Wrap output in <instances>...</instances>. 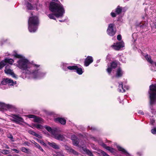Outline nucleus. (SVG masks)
<instances>
[{
	"label": "nucleus",
	"mask_w": 156,
	"mask_h": 156,
	"mask_svg": "<svg viewBox=\"0 0 156 156\" xmlns=\"http://www.w3.org/2000/svg\"><path fill=\"white\" fill-rule=\"evenodd\" d=\"M129 88V87L128 86H125L123 87L122 83H121L119 84L118 90L119 92H124L126 91V90H128Z\"/></svg>",
	"instance_id": "nucleus-16"
},
{
	"label": "nucleus",
	"mask_w": 156,
	"mask_h": 156,
	"mask_svg": "<svg viewBox=\"0 0 156 156\" xmlns=\"http://www.w3.org/2000/svg\"><path fill=\"white\" fill-rule=\"evenodd\" d=\"M1 153L3 154H9L10 151L7 150H3L2 151Z\"/></svg>",
	"instance_id": "nucleus-34"
},
{
	"label": "nucleus",
	"mask_w": 156,
	"mask_h": 156,
	"mask_svg": "<svg viewBox=\"0 0 156 156\" xmlns=\"http://www.w3.org/2000/svg\"><path fill=\"white\" fill-rule=\"evenodd\" d=\"M26 6L27 8L29 9H33L34 8L31 5V4L29 3H27Z\"/></svg>",
	"instance_id": "nucleus-31"
},
{
	"label": "nucleus",
	"mask_w": 156,
	"mask_h": 156,
	"mask_svg": "<svg viewBox=\"0 0 156 156\" xmlns=\"http://www.w3.org/2000/svg\"><path fill=\"white\" fill-rule=\"evenodd\" d=\"M155 28H156V25H155Z\"/></svg>",
	"instance_id": "nucleus-54"
},
{
	"label": "nucleus",
	"mask_w": 156,
	"mask_h": 156,
	"mask_svg": "<svg viewBox=\"0 0 156 156\" xmlns=\"http://www.w3.org/2000/svg\"><path fill=\"white\" fill-rule=\"evenodd\" d=\"M71 139L73 140V144L74 145L81 147L84 152L89 156H93L91 152L86 148L84 145V143L83 142L82 144L78 137H71Z\"/></svg>",
	"instance_id": "nucleus-5"
},
{
	"label": "nucleus",
	"mask_w": 156,
	"mask_h": 156,
	"mask_svg": "<svg viewBox=\"0 0 156 156\" xmlns=\"http://www.w3.org/2000/svg\"><path fill=\"white\" fill-rule=\"evenodd\" d=\"M145 57L147 61L150 63L152 64L153 63V62L151 60L150 56L147 54L145 56Z\"/></svg>",
	"instance_id": "nucleus-25"
},
{
	"label": "nucleus",
	"mask_w": 156,
	"mask_h": 156,
	"mask_svg": "<svg viewBox=\"0 0 156 156\" xmlns=\"http://www.w3.org/2000/svg\"><path fill=\"white\" fill-rule=\"evenodd\" d=\"M123 72L120 68H118L116 72V77H119L121 76Z\"/></svg>",
	"instance_id": "nucleus-20"
},
{
	"label": "nucleus",
	"mask_w": 156,
	"mask_h": 156,
	"mask_svg": "<svg viewBox=\"0 0 156 156\" xmlns=\"http://www.w3.org/2000/svg\"><path fill=\"white\" fill-rule=\"evenodd\" d=\"M100 152L101 153V154L103 155V156H109L104 151H101Z\"/></svg>",
	"instance_id": "nucleus-38"
},
{
	"label": "nucleus",
	"mask_w": 156,
	"mask_h": 156,
	"mask_svg": "<svg viewBox=\"0 0 156 156\" xmlns=\"http://www.w3.org/2000/svg\"><path fill=\"white\" fill-rule=\"evenodd\" d=\"M154 64V66L156 67V62H153Z\"/></svg>",
	"instance_id": "nucleus-48"
},
{
	"label": "nucleus",
	"mask_w": 156,
	"mask_h": 156,
	"mask_svg": "<svg viewBox=\"0 0 156 156\" xmlns=\"http://www.w3.org/2000/svg\"><path fill=\"white\" fill-rule=\"evenodd\" d=\"M12 119L11 118V119L12 121H14L17 123H18L20 122H23V119L19 115H12Z\"/></svg>",
	"instance_id": "nucleus-10"
},
{
	"label": "nucleus",
	"mask_w": 156,
	"mask_h": 156,
	"mask_svg": "<svg viewBox=\"0 0 156 156\" xmlns=\"http://www.w3.org/2000/svg\"><path fill=\"white\" fill-rule=\"evenodd\" d=\"M59 21L60 22H64V20H59Z\"/></svg>",
	"instance_id": "nucleus-50"
},
{
	"label": "nucleus",
	"mask_w": 156,
	"mask_h": 156,
	"mask_svg": "<svg viewBox=\"0 0 156 156\" xmlns=\"http://www.w3.org/2000/svg\"><path fill=\"white\" fill-rule=\"evenodd\" d=\"M48 144L50 146L55 149H58L59 148V146L54 143H51L49 142Z\"/></svg>",
	"instance_id": "nucleus-22"
},
{
	"label": "nucleus",
	"mask_w": 156,
	"mask_h": 156,
	"mask_svg": "<svg viewBox=\"0 0 156 156\" xmlns=\"http://www.w3.org/2000/svg\"><path fill=\"white\" fill-rule=\"evenodd\" d=\"M8 84L10 86H13L16 84V81H13L10 79L8 78Z\"/></svg>",
	"instance_id": "nucleus-24"
},
{
	"label": "nucleus",
	"mask_w": 156,
	"mask_h": 156,
	"mask_svg": "<svg viewBox=\"0 0 156 156\" xmlns=\"http://www.w3.org/2000/svg\"><path fill=\"white\" fill-rule=\"evenodd\" d=\"M88 127L89 129L91 130L92 131H93L96 130V128L95 127L92 126H89Z\"/></svg>",
	"instance_id": "nucleus-36"
},
{
	"label": "nucleus",
	"mask_w": 156,
	"mask_h": 156,
	"mask_svg": "<svg viewBox=\"0 0 156 156\" xmlns=\"http://www.w3.org/2000/svg\"><path fill=\"white\" fill-rule=\"evenodd\" d=\"M27 116L29 118H33L34 119V121L35 122L41 123L43 122V120L42 119L37 117L35 115H27Z\"/></svg>",
	"instance_id": "nucleus-15"
},
{
	"label": "nucleus",
	"mask_w": 156,
	"mask_h": 156,
	"mask_svg": "<svg viewBox=\"0 0 156 156\" xmlns=\"http://www.w3.org/2000/svg\"><path fill=\"white\" fill-rule=\"evenodd\" d=\"M44 127L50 133H51L53 135H54V134L55 133V129H52L49 126H46Z\"/></svg>",
	"instance_id": "nucleus-21"
},
{
	"label": "nucleus",
	"mask_w": 156,
	"mask_h": 156,
	"mask_svg": "<svg viewBox=\"0 0 156 156\" xmlns=\"http://www.w3.org/2000/svg\"><path fill=\"white\" fill-rule=\"evenodd\" d=\"M12 150L13 151H15L17 153H18L19 152V150H17L16 149H14V148L12 149Z\"/></svg>",
	"instance_id": "nucleus-42"
},
{
	"label": "nucleus",
	"mask_w": 156,
	"mask_h": 156,
	"mask_svg": "<svg viewBox=\"0 0 156 156\" xmlns=\"http://www.w3.org/2000/svg\"><path fill=\"white\" fill-rule=\"evenodd\" d=\"M72 153L75 155H77L79 153L74 150Z\"/></svg>",
	"instance_id": "nucleus-40"
},
{
	"label": "nucleus",
	"mask_w": 156,
	"mask_h": 156,
	"mask_svg": "<svg viewBox=\"0 0 156 156\" xmlns=\"http://www.w3.org/2000/svg\"><path fill=\"white\" fill-rule=\"evenodd\" d=\"M138 112L139 114H142V115H143L144 114V113L143 112V111L141 110H139L138 111Z\"/></svg>",
	"instance_id": "nucleus-45"
},
{
	"label": "nucleus",
	"mask_w": 156,
	"mask_h": 156,
	"mask_svg": "<svg viewBox=\"0 0 156 156\" xmlns=\"http://www.w3.org/2000/svg\"><path fill=\"white\" fill-rule=\"evenodd\" d=\"M151 122L153 124L154 122V120H151Z\"/></svg>",
	"instance_id": "nucleus-47"
},
{
	"label": "nucleus",
	"mask_w": 156,
	"mask_h": 156,
	"mask_svg": "<svg viewBox=\"0 0 156 156\" xmlns=\"http://www.w3.org/2000/svg\"><path fill=\"white\" fill-rule=\"evenodd\" d=\"M12 106L9 104H6L5 103L0 102V109L1 110L4 111L12 108Z\"/></svg>",
	"instance_id": "nucleus-9"
},
{
	"label": "nucleus",
	"mask_w": 156,
	"mask_h": 156,
	"mask_svg": "<svg viewBox=\"0 0 156 156\" xmlns=\"http://www.w3.org/2000/svg\"><path fill=\"white\" fill-rule=\"evenodd\" d=\"M126 11V9L125 8H122V7L118 6L115 9V12L116 13L112 12L111 14L112 17H115L116 16V14H119L122 12H125Z\"/></svg>",
	"instance_id": "nucleus-7"
},
{
	"label": "nucleus",
	"mask_w": 156,
	"mask_h": 156,
	"mask_svg": "<svg viewBox=\"0 0 156 156\" xmlns=\"http://www.w3.org/2000/svg\"><path fill=\"white\" fill-rule=\"evenodd\" d=\"M117 66V64L115 62H112L110 65H108L107 71L108 73L109 74L111 73L112 69L115 68Z\"/></svg>",
	"instance_id": "nucleus-11"
},
{
	"label": "nucleus",
	"mask_w": 156,
	"mask_h": 156,
	"mask_svg": "<svg viewBox=\"0 0 156 156\" xmlns=\"http://www.w3.org/2000/svg\"><path fill=\"white\" fill-rule=\"evenodd\" d=\"M67 68L70 70H76L77 73L79 75L82 74L83 72V69L77 66H68Z\"/></svg>",
	"instance_id": "nucleus-8"
},
{
	"label": "nucleus",
	"mask_w": 156,
	"mask_h": 156,
	"mask_svg": "<svg viewBox=\"0 0 156 156\" xmlns=\"http://www.w3.org/2000/svg\"><path fill=\"white\" fill-rule=\"evenodd\" d=\"M9 137L10 138V139L12 141H14V140H13V137Z\"/></svg>",
	"instance_id": "nucleus-46"
},
{
	"label": "nucleus",
	"mask_w": 156,
	"mask_h": 156,
	"mask_svg": "<svg viewBox=\"0 0 156 156\" xmlns=\"http://www.w3.org/2000/svg\"><path fill=\"white\" fill-rule=\"evenodd\" d=\"M49 9L54 14L51 13L48 15L51 19L55 20V16L57 18L62 17L65 12V10L63 5L60 3H57L53 2H51L49 6Z\"/></svg>",
	"instance_id": "nucleus-2"
},
{
	"label": "nucleus",
	"mask_w": 156,
	"mask_h": 156,
	"mask_svg": "<svg viewBox=\"0 0 156 156\" xmlns=\"http://www.w3.org/2000/svg\"><path fill=\"white\" fill-rule=\"evenodd\" d=\"M6 62L4 60L0 62V69L2 68L5 66L6 65Z\"/></svg>",
	"instance_id": "nucleus-30"
},
{
	"label": "nucleus",
	"mask_w": 156,
	"mask_h": 156,
	"mask_svg": "<svg viewBox=\"0 0 156 156\" xmlns=\"http://www.w3.org/2000/svg\"><path fill=\"white\" fill-rule=\"evenodd\" d=\"M142 18L143 19H144V17H143Z\"/></svg>",
	"instance_id": "nucleus-55"
},
{
	"label": "nucleus",
	"mask_w": 156,
	"mask_h": 156,
	"mask_svg": "<svg viewBox=\"0 0 156 156\" xmlns=\"http://www.w3.org/2000/svg\"><path fill=\"white\" fill-rule=\"evenodd\" d=\"M149 91L150 98V108L153 114L156 113V110L153 109V106L156 103V85H152L150 86Z\"/></svg>",
	"instance_id": "nucleus-3"
},
{
	"label": "nucleus",
	"mask_w": 156,
	"mask_h": 156,
	"mask_svg": "<svg viewBox=\"0 0 156 156\" xmlns=\"http://www.w3.org/2000/svg\"><path fill=\"white\" fill-rule=\"evenodd\" d=\"M39 24L38 17L36 16L30 17L28 20V29L30 32H34L37 29Z\"/></svg>",
	"instance_id": "nucleus-4"
},
{
	"label": "nucleus",
	"mask_w": 156,
	"mask_h": 156,
	"mask_svg": "<svg viewBox=\"0 0 156 156\" xmlns=\"http://www.w3.org/2000/svg\"><path fill=\"white\" fill-rule=\"evenodd\" d=\"M67 136H76L75 135H72L71 133H69Z\"/></svg>",
	"instance_id": "nucleus-44"
},
{
	"label": "nucleus",
	"mask_w": 156,
	"mask_h": 156,
	"mask_svg": "<svg viewBox=\"0 0 156 156\" xmlns=\"http://www.w3.org/2000/svg\"><path fill=\"white\" fill-rule=\"evenodd\" d=\"M40 143H41L42 144H44H44H45V143L44 142H43V141H41V142H40Z\"/></svg>",
	"instance_id": "nucleus-49"
},
{
	"label": "nucleus",
	"mask_w": 156,
	"mask_h": 156,
	"mask_svg": "<svg viewBox=\"0 0 156 156\" xmlns=\"http://www.w3.org/2000/svg\"><path fill=\"white\" fill-rule=\"evenodd\" d=\"M55 121L58 122L62 125H65L66 123V120L65 119L62 118H58L55 119Z\"/></svg>",
	"instance_id": "nucleus-19"
},
{
	"label": "nucleus",
	"mask_w": 156,
	"mask_h": 156,
	"mask_svg": "<svg viewBox=\"0 0 156 156\" xmlns=\"http://www.w3.org/2000/svg\"><path fill=\"white\" fill-rule=\"evenodd\" d=\"M63 69H64L65 70H66V69H66V68H63Z\"/></svg>",
	"instance_id": "nucleus-53"
},
{
	"label": "nucleus",
	"mask_w": 156,
	"mask_h": 156,
	"mask_svg": "<svg viewBox=\"0 0 156 156\" xmlns=\"http://www.w3.org/2000/svg\"><path fill=\"white\" fill-rule=\"evenodd\" d=\"M114 26V25L113 24H110L108 25L107 32V34L110 36H113L116 33V30L113 29Z\"/></svg>",
	"instance_id": "nucleus-6"
},
{
	"label": "nucleus",
	"mask_w": 156,
	"mask_h": 156,
	"mask_svg": "<svg viewBox=\"0 0 156 156\" xmlns=\"http://www.w3.org/2000/svg\"><path fill=\"white\" fill-rule=\"evenodd\" d=\"M1 129H0V131H1Z\"/></svg>",
	"instance_id": "nucleus-57"
},
{
	"label": "nucleus",
	"mask_w": 156,
	"mask_h": 156,
	"mask_svg": "<svg viewBox=\"0 0 156 156\" xmlns=\"http://www.w3.org/2000/svg\"><path fill=\"white\" fill-rule=\"evenodd\" d=\"M21 150L22 152L27 154H29L30 152L29 149L24 147H22Z\"/></svg>",
	"instance_id": "nucleus-27"
},
{
	"label": "nucleus",
	"mask_w": 156,
	"mask_h": 156,
	"mask_svg": "<svg viewBox=\"0 0 156 156\" xmlns=\"http://www.w3.org/2000/svg\"><path fill=\"white\" fill-rule=\"evenodd\" d=\"M55 139L59 141H65V137H54Z\"/></svg>",
	"instance_id": "nucleus-33"
},
{
	"label": "nucleus",
	"mask_w": 156,
	"mask_h": 156,
	"mask_svg": "<svg viewBox=\"0 0 156 156\" xmlns=\"http://www.w3.org/2000/svg\"><path fill=\"white\" fill-rule=\"evenodd\" d=\"M116 147L118 150L121 152V153L123 154L125 156H132L125 149L121 147L119 145H117Z\"/></svg>",
	"instance_id": "nucleus-14"
},
{
	"label": "nucleus",
	"mask_w": 156,
	"mask_h": 156,
	"mask_svg": "<svg viewBox=\"0 0 156 156\" xmlns=\"http://www.w3.org/2000/svg\"><path fill=\"white\" fill-rule=\"evenodd\" d=\"M93 58L91 56H88L85 60L84 65L87 66L93 62Z\"/></svg>",
	"instance_id": "nucleus-17"
},
{
	"label": "nucleus",
	"mask_w": 156,
	"mask_h": 156,
	"mask_svg": "<svg viewBox=\"0 0 156 156\" xmlns=\"http://www.w3.org/2000/svg\"><path fill=\"white\" fill-rule=\"evenodd\" d=\"M4 61L6 62V65L7 63H9V64L12 65L14 62L13 60L11 58H6Z\"/></svg>",
	"instance_id": "nucleus-26"
},
{
	"label": "nucleus",
	"mask_w": 156,
	"mask_h": 156,
	"mask_svg": "<svg viewBox=\"0 0 156 156\" xmlns=\"http://www.w3.org/2000/svg\"><path fill=\"white\" fill-rule=\"evenodd\" d=\"M8 78H6L4 79L2 81L1 84V86H2V85H6L8 84Z\"/></svg>",
	"instance_id": "nucleus-29"
},
{
	"label": "nucleus",
	"mask_w": 156,
	"mask_h": 156,
	"mask_svg": "<svg viewBox=\"0 0 156 156\" xmlns=\"http://www.w3.org/2000/svg\"><path fill=\"white\" fill-rule=\"evenodd\" d=\"M117 39L119 41L121 39V36L120 35H118L117 37Z\"/></svg>",
	"instance_id": "nucleus-43"
},
{
	"label": "nucleus",
	"mask_w": 156,
	"mask_h": 156,
	"mask_svg": "<svg viewBox=\"0 0 156 156\" xmlns=\"http://www.w3.org/2000/svg\"><path fill=\"white\" fill-rule=\"evenodd\" d=\"M136 154L140 156L142 155V153L141 152L139 151L137 152Z\"/></svg>",
	"instance_id": "nucleus-41"
},
{
	"label": "nucleus",
	"mask_w": 156,
	"mask_h": 156,
	"mask_svg": "<svg viewBox=\"0 0 156 156\" xmlns=\"http://www.w3.org/2000/svg\"><path fill=\"white\" fill-rule=\"evenodd\" d=\"M98 62H99V61H98Z\"/></svg>",
	"instance_id": "nucleus-56"
},
{
	"label": "nucleus",
	"mask_w": 156,
	"mask_h": 156,
	"mask_svg": "<svg viewBox=\"0 0 156 156\" xmlns=\"http://www.w3.org/2000/svg\"><path fill=\"white\" fill-rule=\"evenodd\" d=\"M4 72L7 74L10 75L12 76L13 77H16V75L14 73L13 70L10 69L8 66H7L5 67Z\"/></svg>",
	"instance_id": "nucleus-13"
},
{
	"label": "nucleus",
	"mask_w": 156,
	"mask_h": 156,
	"mask_svg": "<svg viewBox=\"0 0 156 156\" xmlns=\"http://www.w3.org/2000/svg\"><path fill=\"white\" fill-rule=\"evenodd\" d=\"M29 133L33 135L34 136H37V135L34 132L32 131H29Z\"/></svg>",
	"instance_id": "nucleus-37"
},
{
	"label": "nucleus",
	"mask_w": 156,
	"mask_h": 156,
	"mask_svg": "<svg viewBox=\"0 0 156 156\" xmlns=\"http://www.w3.org/2000/svg\"><path fill=\"white\" fill-rule=\"evenodd\" d=\"M34 126L38 129H43L44 127L41 125L39 124H34Z\"/></svg>",
	"instance_id": "nucleus-28"
},
{
	"label": "nucleus",
	"mask_w": 156,
	"mask_h": 156,
	"mask_svg": "<svg viewBox=\"0 0 156 156\" xmlns=\"http://www.w3.org/2000/svg\"><path fill=\"white\" fill-rule=\"evenodd\" d=\"M52 0L55 1V2H57L58 1V0Z\"/></svg>",
	"instance_id": "nucleus-51"
},
{
	"label": "nucleus",
	"mask_w": 156,
	"mask_h": 156,
	"mask_svg": "<svg viewBox=\"0 0 156 156\" xmlns=\"http://www.w3.org/2000/svg\"><path fill=\"white\" fill-rule=\"evenodd\" d=\"M6 148H8H8H9V147H8V146H7V147H6Z\"/></svg>",
	"instance_id": "nucleus-52"
},
{
	"label": "nucleus",
	"mask_w": 156,
	"mask_h": 156,
	"mask_svg": "<svg viewBox=\"0 0 156 156\" xmlns=\"http://www.w3.org/2000/svg\"><path fill=\"white\" fill-rule=\"evenodd\" d=\"M151 132L153 134H156V129L154 128L151 129Z\"/></svg>",
	"instance_id": "nucleus-39"
},
{
	"label": "nucleus",
	"mask_w": 156,
	"mask_h": 156,
	"mask_svg": "<svg viewBox=\"0 0 156 156\" xmlns=\"http://www.w3.org/2000/svg\"><path fill=\"white\" fill-rule=\"evenodd\" d=\"M66 150L67 151V152L69 153H73L74 149L72 148L71 147H69L67 145H65V146Z\"/></svg>",
	"instance_id": "nucleus-23"
},
{
	"label": "nucleus",
	"mask_w": 156,
	"mask_h": 156,
	"mask_svg": "<svg viewBox=\"0 0 156 156\" xmlns=\"http://www.w3.org/2000/svg\"><path fill=\"white\" fill-rule=\"evenodd\" d=\"M15 57L19 58L16 66L26 75H30L34 79H39L45 76V73L42 72L39 65L30 62L22 55L16 54Z\"/></svg>",
	"instance_id": "nucleus-1"
},
{
	"label": "nucleus",
	"mask_w": 156,
	"mask_h": 156,
	"mask_svg": "<svg viewBox=\"0 0 156 156\" xmlns=\"http://www.w3.org/2000/svg\"><path fill=\"white\" fill-rule=\"evenodd\" d=\"M124 46V44L123 42H119L114 43L112 47L115 50H119L121 48Z\"/></svg>",
	"instance_id": "nucleus-12"
},
{
	"label": "nucleus",
	"mask_w": 156,
	"mask_h": 156,
	"mask_svg": "<svg viewBox=\"0 0 156 156\" xmlns=\"http://www.w3.org/2000/svg\"><path fill=\"white\" fill-rule=\"evenodd\" d=\"M148 25V23L147 22H145V23L143 25L141 24H140V27L142 28H146L147 27Z\"/></svg>",
	"instance_id": "nucleus-35"
},
{
	"label": "nucleus",
	"mask_w": 156,
	"mask_h": 156,
	"mask_svg": "<svg viewBox=\"0 0 156 156\" xmlns=\"http://www.w3.org/2000/svg\"><path fill=\"white\" fill-rule=\"evenodd\" d=\"M102 146L104 148L112 153L114 154L115 152V149L112 147L107 146L104 144H103Z\"/></svg>",
	"instance_id": "nucleus-18"
},
{
	"label": "nucleus",
	"mask_w": 156,
	"mask_h": 156,
	"mask_svg": "<svg viewBox=\"0 0 156 156\" xmlns=\"http://www.w3.org/2000/svg\"><path fill=\"white\" fill-rule=\"evenodd\" d=\"M34 144L35 145L36 147H37L41 151L43 152L44 151L43 149H42V148L40 146V145L37 144V143L34 142Z\"/></svg>",
	"instance_id": "nucleus-32"
}]
</instances>
